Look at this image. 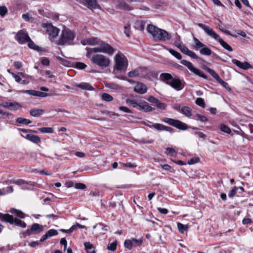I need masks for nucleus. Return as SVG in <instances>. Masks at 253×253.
<instances>
[{
	"instance_id": "57",
	"label": "nucleus",
	"mask_w": 253,
	"mask_h": 253,
	"mask_svg": "<svg viewBox=\"0 0 253 253\" xmlns=\"http://www.w3.org/2000/svg\"><path fill=\"white\" fill-rule=\"evenodd\" d=\"M119 109L121 111H122L124 112L127 113H131L132 111L128 108L125 106H120L119 107Z\"/></svg>"
},
{
	"instance_id": "39",
	"label": "nucleus",
	"mask_w": 253,
	"mask_h": 253,
	"mask_svg": "<svg viewBox=\"0 0 253 253\" xmlns=\"http://www.w3.org/2000/svg\"><path fill=\"white\" fill-rule=\"evenodd\" d=\"M126 102L127 104L132 106L134 108L139 107L140 104L137 103L136 101L133 100L127 99L126 100Z\"/></svg>"
},
{
	"instance_id": "16",
	"label": "nucleus",
	"mask_w": 253,
	"mask_h": 253,
	"mask_svg": "<svg viewBox=\"0 0 253 253\" xmlns=\"http://www.w3.org/2000/svg\"><path fill=\"white\" fill-rule=\"evenodd\" d=\"M152 126L154 128L159 131H167L171 133L174 132V129L172 127L165 126L161 124H152Z\"/></svg>"
},
{
	"instance_id": "52",
	"label": "nucleus",
	"mask_w": 253,
	"mask_h": 253,
	"mask_svg": "<svg viewBox=\"0 0 253 253\" xmlns=\"http://www.w3.org/2000/svg\"><path fill=\"white\" fill-rule=\"evenodd\" d=\"M7 12V8L5 6L0 7V15L1 16H4Z\"/></svg>"
},
{
	"instance_id": "63",
	"label": "nucleus",
	"mask_w": 253,
	"mask_h": 253,
	"mask_svg": "<svg viewBox=\"0 0 253 253\" xmlns=\"http://www.w3.org/2000/svg\"><path fill=\"white\" fill-rule=\"evenodd\" d=\"M42 64L43 65L48 66L49 65V60L47 58H43L41 61Z\"/></svg>"
},
{
	"instance_id": "46",
	"label": "nucleus",
	"mask_w": 253,
	"mask_h": 253,
	"mask_svg": "<svg viewBox=\"0 0 253 253\" xmlns=\"http://www.w3.org/2000/svg\"><path fill=\"white\" fill-rule=\"evenodd\" d=\"M136 25L138 27L136 28L140 31H143L144 29L145 22L143 21L137 22Z\"/></svg>"
},
{
	"instance_id": "45",
	"label": "nucleus",
	"mask_w": 253,
	"mask_h": 253,
	"mask_svg": "<svg viewBox=\"0 0 253 253\" xmlns=\"http://www.w3.org/2000/svg\"><path fill=\"white\" fill-rule=\"evenodd\" d=\"M46 234L49 238L50 237L57 235L58 234V232L55 229H50L46 232Z\"/></svg>"
},
{
	"instance_id": "37",
	"label": "nucleus",
	"mask_w": 253,
	"mask_h": 253,
	"mask_svg": "<svg viewBox=\"0 0 253 253\" xmlns=\"http://www.w3.org/2000/svg\"><path fill=\"white\" fill-rule=\"evenodd\" d=\"M102 99L105 101H111L113 100V97L108 93H103L101 96Z\"/></svg>"
},
{
	"instance_id": "53",
	"label": "nucleus",
	"mask_w": 253,
	"mask_h": 253,
	"mask_svg": "<svg viewBox=\"0 0 253 253\" xmlns=\"http://www.w3.org/2000/svg\"><path fill=\"white\" fill-rule=\"evenodd\" d=\"M28 42H29L28 46L29 48H30L31 49H35V50H38L39 47L36 46L35 44V43L32 41H31V39Z\"/></svg>"
},
{
	"instance_id": "58",
	"label": "nucleus",
	"mask_w": 253,
	"mask_h": 253,
	"mask_svg": "<svg viewBox=\"0 0 253 253\" xmlns=\"http://www.w3.org/2000/svg\"><path fill=\"white\" fill-rule=\"evenodd\" d=\"M219 83H220L221 84L223 85L225 88H229V89L230 90V88L229 87V85L228 84L223 81L221 78L219 79V80L217 81Z\"/></svg>"
},
{
	"instance_id": "18",
	"label": "nucleus",
	"mask_w": 253,
	"mask_h": 253,
	"mask_svg": "<svg viewBox=\"0 0 253 253\" xmlns=\"http://www.w3.org/2000/svg\"><path fill=\"white\" fill-rule=\"evenodd\" d=\"M135 92L143 94L145 93L147 90V86L143 83H137L134 88Z\"/></svg>"
},
{
	"instance_id": "10",
	"label": "nucleus",
	"mask_w": 253,
	"mask_h": 253,
	"mask_svg": "<svg viewBox=\"0 0 253 253\" xmlns=\"http://www.w3.org/2000/svg\"><path fill=\"white\" fill-rule=\"evenodd\" d=\"M163 121L179 129L186 130L188 128V126L186 124L179 120L169 118H165L163 119Z\"/></svg>"
},
{
	"instance_id": "19",
	"label": "nucleus",
	"mask_w": 253,
	"mask_h": 253,
	"mask_svg": "<svg viewBox=\"0 0 253 253\" xmlns=\"http://www.w3.org/2000/svg\"><path fill=\"white\" fill-rule=\"evenodd\" d=\"M21 136L25 139L35 143H38L41 141L40 137L38 136L32 134H28L26 136L21 134Z\"/></svg>"
},
{
	"instance_id": "27",
	"label": "nucleus",
	"mask_w": 253,
	"mask_h": 253,
	"mask_svg": "<svg viewBox=\"0 0 253 253\" xmlns=\"http://www.w3.org/2000/svg\"><path fill=\"white\" fill-rule=\"evenodd\" d=\"M9 181H10V183H15L18 185H22L24 184H30L29 182L26 181L22 179H11Z\"/></svg>"
},
{
	"instance_id": "54",
	"label": "nucleus",
	"mask_w": 253,
	"mask_h": 253,
	"mask_svg": "<svg viewBox=\"0 0 253 253\" xmlns=\"http://www.w3.org/2000/svg\"><path fill=\"white\" fill-rule=\"evenodd\" d=\"M167 154L172 156L174 153H175V150L172 148L168 147L166 149Z\"/></svg>"
},
{
	"instance_id": "24",
	"label": "nucleus",
	"mask_w": 253,
	"mask_h": 253,
	"mask_svg": "<svg viewBox=\"0 0 253 253\" xmlns=\"http://www.w3.org/2000/svg\"><path fill=\"white\" fill-rule=\"evenodd\" d=\"M180 112L187 117H190L192 115V109L188 106L182 107Z\"/></svg>"
},
{
	"instance_id": "34",
	"label": "nucleus",
	"mask_w": 253,
	"mask_h": 253,
	"mask_svg": "<svg viewBox=\"0 0 253 253\" xmlns=\"http://www.w3.org/2000/svg\"><path fill=\"white\" fill-rule=\"evenodd\" d=\"M106 87L110 89H114V90H120L121 89V87L117 84L114 83H108L106 85Z\"/></svg>"
},
{
	"instance_id": "12",
	"label": "nucleus",
	"mask_w": 253,
	"mask_h": 253,
	"mask_svg": "<svg viewBox=\"0 0 253 253\" xmlns=\"http://www.w3.org/2000/svg\"><path fill=\"white\" fill-rule=\"evenodd\" d=\"M142 239H132L131 240H126L124 242V245L126 248L130 250L133 247L140 246L142 243Z\"/></svg>"
},
{
	"instance_id": "6",
	"label": "nucleus",
	"mask_w": 253,
	"mask_h": 253,
	"mask_svg": "<svg viewBox=\"0 0 253 253\" xmlns=\"http://www.w3.org/2000/svg\"><path fill=\"white\" fill-rule=\"evenodd\" d=\"M75 35L73 32L68 29H65L62 31V33L59 40L56 42L58 45H64L66 43H70L74 40Z\"/></svg>"
},
{
	"instance_id": "17",
	"label": "nucleus",
	"mask_w": 253,
	"mask_h": 253,
	"mask_svg": "<svg viewBox=\"0 0 253 253\" xmlns=\"http://www.w3.org/2000/svg\"><path fill=\"white\" fill-rule=\"evenodd\" d=\"M232 61L237 66L242 69L247 70L248 69L252 68L251 65L248 62H241L239 60L235 59H233Z\"/></svg>"
},
{
	"instance_id": "2",
	"label": "nucleus",
	"mask_w": 253,
	"mask_h": 253,
	"mask_svg": "<svg viewBox=\"0 0 253 253\" xmlns=\"http://www.w3.org/2000/svg\"><path fill=\"white\" fill-rule=\"evenodd\" d=\"M148 33L152 35L155 41H168L171 39V36L166 31L160 29L157 27L149 24L147 27Z\"/></svg>"
},
{
	"instance_id": "13",
	"label": "nucleus",
	"mask_w": 253,
	"mask_h": 253,
	"mask_svg": "<svg viewBox=\"0 0 253 253\" xmlns=\"http://www.w3.org/2000/svg\"><path fill=\"white\" fill-rule=\"evenodd\" d=\"M175 45L178 47L183 54L187 55L195 59H197L198 58V56L195 52L189 50L184 45L178 43L175 44Z\"/></svg>"
},
{
	"instance_id": "32",
	"label": "nucleus",
	"mask_w": 253,
	"mask_h": 253,
	"mask_svg": "<svg viewBox=\"0 0 253 253\" xmlns=\"http://www.w3.org/2000/svg\"><path fill=\"white\" fill-rule=\"evenodd\" d=\"M39 130L42 133H52L53 132V129L50 127H41Z\"/></svg>"
},
{
	"instance_id": "40",
	"label": "nucleus",
	"mask_w": 253,
	"mask_h": 253,
	"mask_svg": "<svg viewBox=\"0 0 253 253\" xmlns=\"http://www.w3.org/2000/svg\"><path fill=\"white\" fill-rule=\"evenodd\" d=\"M195 103L197 105H198L202 108L205 107V101H204V99L202 98H200V97L197 98L196 100Z\"/></svg>"
},
{
	"instance_id": "59",
	"label": "nucleus",
	"mask_w": 253,
	"mask_h": 253,
	"mask_svg": "<svg viewBox=\"0 0 253 253\" xmlns=\"http://www.w3.org/2000/svg\"><path fill=\"white\" fill-rule=\"evenodd\" d=\"M23 92L28 93L33 96H37V91L34 90H27L23 91Z\"/></svg>"
},
{
	"instance_id": "43",
	"label": "nucleus",
	"mask_w": 253,
	"mask_h": 253,
	"mask_svg": "<svg viewBox=\"0 0 253 253\" xmlns=\"http://www.w3.org/2000/svg\"><path fill=\"white\" fill-rule=\"evenodd\" d=\"M195 117L200 121H201L202 122H205L208 121V119L207 117L205 116L200 115V114H196L195 116Z\"/></svg>"
},
{
	"instance_id": "3",
	"label": "nucleus",
	"mask_w": 253,
	"mask_h": 253,
	"mask_svg": "<svg viewBox=\"0 0 253 253\" xmlns=\"http://www.w3.org/2000/svg\"><path fill=\"white\" fill-rule=\"evenodd\" d=\"M198 26L202 28L208 36L217 41L224 48L229 51H233V48L231 46L222 39L219 36L215 33L209 26L202 23H199Z\"/></svg>"
},
{
	"instance_id": "47",
	"label": "nucleus",
	"mask_w": 253,
	"mask_h": 253,
	"mask_svg": "<svg viewBox=\"0 0 253 253\" xmlns=\"http://www.w3.org/2000/svg\"><path fill=\"white\" fill-rule=\"evenodd\" d=\"M138 75L139 72L137 70L131 71L128 73V77L131 78L137 77Z\"/></svg>"
},
{
	"instance_id": "41",
	"label": "nucleus",
	"mask_w": 253,
	"mask_h": 253,
	"mask_svg": "<svg viewBox=\"0 0 253 253\" xmlns=\"http://www.w3.org/2000/svg\"><path fill=\"white\" fill-rule=\"evenodd\" d=\"M98 228L99 230L102 231H107L108 230V226L101 223L97 224L93 226V228Z\"/></svg>"
},
{
	"instance_id": "56",
	"label": "nucleus",
	"mask_w": 253,
	"mask_h": 253,
	"mask_svg": "<svg viewBox=\"0 0 253 253\" xmlns=\"http://www.w3.org/2000/svg\"><path fill=\"white\" fill-rule=\"evenodd\" d=\"M49 95L45 92L37 91V96L40 97H45Z\"/></svg>"
},
{
	"instance_id": "49",
	"label": "nucleus",
	"mask_w": 253,
	"mask_h": 253,
	"mask_svg": "<svg viewBox=\"0 0 253 253\" xmlns=\"http://www.w3.org/2000/svg\"><path fill=\"white\" fill-rule=\"evenodd\" d=\"M10 212L12 213H15L17 216H19L21 218H23V216L20 215L22 213V212L21 211L14 209H12L10 210Z\"/></svg>"
},
{
	"instance_id": "9",
	"label": "nucleus",
	"mask_w": 253,
	"mask_h": 253,
	"mask_svg": "<svg viewBox=\"0 0 253 253\" xmlns=\"http://www.w3.org/2000/svg\"><path fill=\"white\" fill-rule=\"evenodd\" d=\"M43 27L46 29L47 34L51 41H53L59 34L60 30L50 24H44Z\"/></svg>"
},
{
	"instance_id": "8",
	"label": "nucleus",
	"mask_w": 253,
	"mask_h": 253,
	"mask_svg": "<svg viewBox=\"0 0 253 253\" xmlns=\"http://www.w3.org/2000/svg\"><path fill=\"white\" fill-rule=\"evenodd\" d=\"M181 63L186 66L192 73L195 75L198 76L204 79L207 78V76L205 75L201 70L196 68L190 62L185 60H182L181 61Z\"/></svg>"
},
{
	"instance_id": "30",
	"label": "nucleus",
	"mask_w": 253,
	"mask_h": 253,
	"mask_svg": "<svg viewBox=\"0 0 253 253\" xmlns=\"http://www.w3.org/2000/svg\"><path fill=\"white\" fill-rule=\"evenodd\" d=\"M200 53L202 55L209 56L211 55V51L210 48L205 46L203 48L200 49Z\"/></svg>"
},
{
	"instance_id": "29",
	"label": "nucleus",
	"mask_w": 253,
	"mask_h": 253,
	"mask_svg": "<svg viewBox=\"0 0 253 253\" xmlns=\"http://www.w3.org/2000/svg\"><path fill=\"white\" fill-rule=\"evenodd\" d=\"M118 6L122 9H125V10H130L131 8H130L129 6L125 1L123 0H121L119 2Z\"/></svg>"
},
{
	"instance_id": "62",
	"label": "nucleus",
	"mask_w": 253,
	"mask_h": 253,
	"mask_svg": "<svg viewBox=\"0 0 253 253\" xmlns=\"http://www.w3.org/2000/svg\"><path fill=\"white\" fill-rule=\"evenodd\" d=\"M84 246L86 250L91 249L93 248V245L90 242H85Z\"/></svg>"
},
{
	"instance_id": "11",
	"label": "nucleus",
	"mask_w": 253,
	"mask_h": 253,
	"mask_svg": "<svg viewBox=\"0 0 253 253\" xmlns=\"http://www.w3.org/2000/svg\"><path fill=\"white\" fill-rule=\"evenodd\" d=\"M0 106L12 111H16L22 108V106L17 102H3L0 103Z\"/></svg>"
},
{
	"instance_id": "31",
	"label": "nucleus",
	"mask_w": 253,
	"mask_h": 253,
	"mask_svg": "<svg viewBox=\"0 0 253 253\" xmlns=\"http://www.w3.org/2000/svg\"><path fill=\"white\" fill-rule=\"evenodd\" d=\"M117 242L115 241L112 243H109L107 247V249L111 251H115L117 248Z\"/></svg>"
},
{
	"instance_id": "51",
	"label": "nucleus",
	"mask_w": 253,
	"mask_h": 253,
	"mask_svg": "<svg viewBox=\"0 0 253 253\" xmlns=\"http://www.w3.org/2000/svg\"><path fill=\"white\" fill-rule=\"evenodd\" d=\"M238 187H234L229 192L228 195L230 197H234L237 193Z\"/></svg>"
},
{
	"instance_id": "23",
	"label": "nucleus",
	"mask_w": 253,
	"mask_h": 253,
	"mask_svg": "<svg viewBox=\"0 0 253 253\" xmlns=\"http://www.w3.org/2000/svg\"><path fill=\"white\" fill-rule=\"evenodd\" d=\"M44 112L45 111L43 109L34 108L30 111V114L33 117H38L41 115H42L44 113Z\"/></svg>"
},
{
	"instance_id": "4",
	"label": "nucleus",
	"mask_w": 253,
	"mask_h": 253,
	"mask_svg": "<svg viewBox=\"0 0 253 253\" xmlns=\"http://www.w3.org/2000/svg\"><path fill=\"white\" fill-rule=\"evenodd\" d=\"M162 79L166 82V83L175 90L179 91L184 87L181 80L178 78H174L169 73H163L161 75Z\"/></svg>"
},
{
	"instance_id": "42",
	"label": "nucleus",
	"mask_w": 253,
	"mask_h": 253,
	"mask_svg": "<svg viewBox=\"0 0 253 253\" xmlns=\"http://www.w3.org/2000/svg\"><path fill=\"white\" fill-rule=\"evenodd\" d=\"M220 129L221 131L226 133L229 134L231 133L230 128L227 126L225 125H222L220 126Z\"/></svg>"
},
{
	"instance_id": "44",
	"label": "nucleus",
	"mask_w": 253,
	"mask_h": 253,
	"mask_svg": "<svg viewBox=\"0 0 253 253\" xmlns=\"http://www.w3.org/2000/svg\"><path fill=\"white\" fill-rule=\"evenodd\" d=\"M152 104H155L156 106L157 104L159 103V99L155 98L153 96H150L147 99Z\"/></svg>"
},
{
	"instance_id": "61",
	"label": "nucleus",
	"mask_w": 253,
	"mask_h": 253,
	"mask_svg": "<svg viewBox=\"0 0 253 253\" xmlns=\"http://www.w3.org/2000/svg\"><path fill=\"white\" fill-rule=\"evenodd\" d=\"M156 106L160 109L165 110L166 109L167 105L165 103L160 102L159 101Z\"/></svg>"
},
{
	"instance_id": "7",
	"label": "nucleus",
	"mask_w": 253,
	"mask_h": 253,
	"mask_svg": "<svg viewBox=\"0 0 253 253\" xmlns=\"http://www.w3.org/2000/svg\"><path fill=\"white\" fill-rule=\"evenodd\" d=\"M0 219L1 221H4L11 224H15L23 228L26 227V224L24 221L17 218H14L12 215L9 214L0 213Z\"/></svg>"
},
{
	"instance_id": "48",
	"label": "nucleus",
	"mask_w": 253,
	"mask_h": 253,
	"mask_svg": "<svg viewBox=\"0 0 253 253\" xmlns=\"http://www.w3.org/2000/svg\"><path fill=\"white\" fill-rule=\"evenodd\" d=\"M200 161L199 158L197 157H194L188 160L187 164L189 165H193L198 163Z\"/></svg>"
},
{
	"instance_id": "35",
	"label": "nucleus",
	"mask_w": 253,
	"mask_h": 253,
	"mask_svg": "<svg viewBox=\"0 0 253 253\" xmlns=\"http://www.w3.org/2000/svg\"><path fill=\"white\" fill-rule=\"evenodd\" d=\"M194 42L195 44V48L198 49L199 48H203L205 45L204 44L202 43L198 39L194 38Z\"/></svg>"
},
{
	"instance_id": "5",
	"label": "nucleus",
	"mask_w": 253,
	"mask_h": 253,
	"mask_svg": "<svg viewBox=\"0 0 253 253\" xmlns=\"http://www.w3.org/2000/svg\"><path fill=\"white\" fill-rule=\"evenodd\" d=\"M114 69L119 71L126 70L128 66V61L126 56L119 52L114 57Z\"/></svg>"
},
{
	"instance_id": "25",
	"label": "nucleus",
	"mask_w": 253,
	"mask_h": 253,
	"mask_svg": "<svg viewBox=\"0 0 253 253\" xmlns=\"http://www.w3.org/2000/svg\"><path fill=\"white\" fill-rule=\"evenodd\" d=\"M177 228L180 233L183 234L185 231H187L189 228L188 224H183L181 223H177Z\"/></svg>"
},
{
	"instance_id": "36",
	"label": "nucleus",
	"mask_w": 253,
	"mask_h": 253,
	"mask_svg": "<svg viewBox=\"0 0 253 253\" xmlns=\"http://www.w3.org/2000/svg\"><path fill=\"white\" fill-rule=\"evenodd\" d=\"M16 122L19 124H25L26 125L31 123V121L30 120L23 118H18L16 119Z\"/></svg>"
},
{
	"instance_id": "22",
	"label": "nucleus",
	"mask_w": 253,
	"mask_h": 253,
	"mask_svg": "<svg viewBox=\"0 0 253 253\" xmlns=\"http://www.w3.org/2000/svg\"><path fill=\"white\" fill-rule=\"evenodd\" d=\"M88 5L90 9H101L99 4H97L96 0H83Z\"/></svg>"
},
{
	"instance_id": "14",
	"label": "nucleus",
	"mask_w": 253,
	"mask_h": 253,
	"mask_svg": "<svg viewBox=\"0 0 253 253\" xmlns=\"http://www.w3.org/2000/svg\"><path fill=\"white\" fill-rule=\"evenodd\" d=\"M16 40L20 44H23L30 41V38L28 34L23 31L18 32L16 36Z\"/></svg>"
},
{
	"instance_id": "60",
	"label": "nucleus",
	"mask_w": 253,
	"mask_h": 253,
	"mask_svg": "<svg viewBox=\"0 0 253 253\" xmlns=\"http://www.w3.org/2000/svg\"><path fill=\"white\" fill-rule=\"evenodd\" d=\"M10 74L14 78L15 81L17 83H20L22 81L21 78L17 75L13 73H10Z\"/></svg>"
},
{
	"instance_id": "1",
	"label": "nucleus",
	"mask_w": 253,
	"mask_h": 253,
	"mask_svg": "<svg viewBox=\"0 0 253 253\" xmlns=\"http://www.w3.org/2000/svg\"><path fill=\"white\" fill-rule=\"evenodd\" d=\"M86 57L90 60L93 64L101 69L109 67L111 60L107 56L100 53H104L111 56L115 51L113 46L106 42H102L100 46L94 48H86Z\"/></svg>"
},
{
	"instance_id": "20",
	"label": "nucleus",
	"mask_w": 253,
	"mask_h": 253,
	"mask_svg": "<svg viewBox=\"0 0 253 253\" xmlns=\"http://www.w3.org/2000/svg\"><path fill=\"white\" fill-rule=\"evenodd\" d=\"M86 44L90 45H100L103 42H101L97 38H90L85 41Z\"/></svg>"
},
{
	"instance_id": "33",
	"label": "nucleus",
	"mask_w": 253,
	"mask_h": 253,
	"mask_svg": "<svg viewBox=\"0 0 253 253\" xmlns=\"http://www.w3.org/2000/svg\"><path fill=\"white\" fill-rule=\"evenodd\" d=\"M56 58L61 62V63L66 67H70L71 66V63L68 60L60 57L57 56Z\"/></svg>"
},
{
	"instance_id": "55",
	"label": "nucleus",
	"mask_w": 253,
	"mask_h": 253,
	"mask_svg": "<svg viewBox=\"0 0 253 253\" xmlns=\"http://www.w3.org/2000/svg\"><path fill=\"white\" fill-rule=\"evenodd\" d=\"M75 188L78 189H84L86 188L85 184L81 183H76Z\"/></svg>"
},
{
	"instance_id": "28",
	"label": "nucleus",
	"mask_w": 253,
	"mask_h": 253,
	"mask_svg": "<svg viewBox=\"0 0 253 253\" xmlns=\"http://www.w3.org/2000/svg\"><path fill=\"white\" fill-rule=\"evenodd\" d=\"M164 48L168 50L169 52L173 56H174L175 58L178 59H181L182 56L181 55L176 51L172 49H168L166 46H164Z\"/></svg>"
},
{
	"instance_id": "15",
	"label": "nucleus",
	"mask_w": 253,
	"mask_h": 253,
	"mask_svg": "<svg viewBox=\"0 0 253 253\" xmlns=\"http://www.w3.org/2000/svg\"><path fill=\"white\" fill-rule=\"evenodd\" d=\"M43 230V227L42 225L38 223H34L32 225L30 229H28L26 231V234L28 235L31 234H36L40 233Z\"/></svg>"
},
{
	"instance_id": "38",
	"label": "nucleus",
	"mask_w": 253,
	"mask_h": 253,
	"mask_svg": "<svg viewBox=\"0 0 253 253\" xmlns=\"http://www.w3.org/2000/svg\"><path fill=\"white\" fill-rule=\"evenodd\" d=\"M207 71L217 81H218L220 78L218 74L212 69L211 68H208Z\"/></svg>"
},
{
	"instance_id": "21",
	"label": "nucleus",
	"mask_w": 253,
	"mask_h": 253,
	"mask_svg": "<svg viewBox=\"0 0 253 253\" xmlns=\"http://www.w3.org/2000/svg\"><path fill=\"white\" fill-rule=\"evenodd\" d=\"M75 85L84 90H93L94 89V88L89 84L87 83H81L80 84H76Z\"/></svg>"
},
{
	"instance_id": "50",
	"label": "nucleus",
	"mask_w": 253,
	"mask_h": 253,
	"mask_svg": "<svg viewBox=\"0 0 253 253\" xmlns=\"http://www.w3.org/2000/svg\"><path fill=\"white\" fill-rule=\"evenodd\" d=\"M75 67L79 69H84L86 68V65L83 62H77Z\"/></svg>"
},
{
	"instance_id": "26",
	"label": "nucleus",
	"mask_w": 253,
	"mask_h": 253,
	"mask_svg": "<svg viewBox=\"0 0 253 253\" xmlns=\"http://www.w3.org/2000/svg\"><path fill=\"white\" fill-rule=\"evenodd\" d=\"M139 109L143 110L145 112H151L154 110L151 106L148 104H140Z\"/></svg>"
},
{
	"instance_id": "64",
	"label": "nucleus",
	"mask_w": 253,
	"mask_h": 253,
	"mask_svg": "<svg viewBox=\"0 0 253 253\" xmlns=\"http://www.w3.org/2000/svg\"><path fill=\"white\" fill-rule=\"evenodd\" d=\"M158 210L162 214H166L168 213V210L165 208H158Z\"/></svg>"
}]
</instances>
